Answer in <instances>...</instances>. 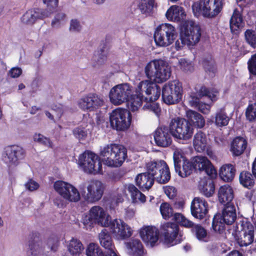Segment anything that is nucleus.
<instances>
[{
    "instance_id": "54",
    "label": "nucleus",
    "mask_w": 256,
    "mask_h": 256,
    "mask_svg": "<svg viewBox=\"0 0 256 256\" xmlns=\"http://www.w3.org/2000/svg\"><path fill=\"white\" fill-rule=\"evenodd\" d=\"M248 68L250 74L256 76V54L252 55L248 60Z\"/></svg>"
},
{
    "instance_id": "10",
    "label": "nucleus",
    "mask_w": 256,
    "mask_h": 256,
    "mask_svg": "<svg viewBox=\"0 0 256 256\" xmlns=\"http://www.w3.org/2000/svg\"><path fill=\"white\" fill-rule=\"evenodd\" d=\"M132 96V87L128 83L118 84L113 87L109 93L110 102L116 106L127 102L130 110V102Z\"/></svg>"
},
{
    "instance_id": "38",
    "label": "nucleus",
    "mask_w": 256,
    "mask_h": 256,
    "mask_svg": "<svg viewBox=\"0 0 256 256\" xmlns=\"http://www.w3.org/2000/svg\"><path fill=\"white\" fill-rule=\"evenodd\" d=\"M67 248L72 256H80L84 249L82 242L79 240L74 238L68 242Z\"/></svg>"
},
{
    "instance_id": "7",
    "label": "nucleus",
    "mask_w": 256,
    "mask_h": 256,
    "mask_svg": "<svg viewBox=\"0 0 256 256\" xmlns=\"http://www.w3.org/2000/svg\"><path fill=\"white\" fill-rule=\"evenodd\" d=\"M182 84L177 80L165 84L162 90V100L168 105L178 104L182 100Z\"/></svg>"
},
{
    "instance_id": "41",
    "label": "nucleus",
    "mask_w": 256,
    "mask_h": 256,
    "mask_svg": "<svg viewBox=\"0 0 256 256\" xmlns=\"http://www.w3.org/2000/svg\"><path fill=\"white\" fill-rule=\"evenodd\" d=\"M155 0H140L138 7L142 14L150 16L152 14Z\"/></svg>"
},
{
    "instance_id": "20",
    "label": "nucleus",
    "mask_w": 256,
    "mask_h": 256,
    "mask_svg": "<svg viewBox=\"0 0 256 256\" xmlns=\"http://www.w3.org/2000/svg\"><path fill=\"white\" fill-rule=\"evenodd\" d=\"M174 162L176 172L182 178H186L195 172L192 159L189 160L182 156L179 158L174 155Z\"/></svg>"
},
{
    "instance_id": "19",
    "label": "nucleus",
    "mask_w": 256,
    "mask_h": 256,
    "mask_svg": "<svg viewBox=\"0 0 256 256\" xmlns=\"http://www.w3.org/2000/svg\"><path fill=\"white\" fill-rule=\"evenodd\" d=\"M196 172H204L211 178L217 176V171L211 162L204 156H196L192 158Z\"/></svg>"
},
{
    "instance_id": "26",
    "label": "nucleus",
    "mask_w": 256,
    "mask_h": 256,
    "mask_svg": "<svg viewBox=\"0 0 256 256\" xmlns=\"http://www.w3.org/2000/svg\"><path fill=\"white\" fill-rule=\"evenodd\" d=\"M217 196L219 202L224 206L234 204L232 202L234 198V190L228 184H226L219 188Z\"/></svg>"
},
{
    "instance_id": "15",
    "label": "nucleus",
    "mask_w": 256,
    "mask_h": 256,
    "mask_svg": "<svg viewBox=\"0 0 256 256\" xmlns=\"http://www.w3.org/2000/svg\"><path fill=\"white\" fill-rule=\"evenodd\" d=\"M54 188L64 199L72 202H77L80 200V194L72 185L62 180L56 181Z\"/></svg>"
},
{
    "instance_id": "40",
    "label": "nucleus",
    "mask_w": 256,
    "mask_h": 256,
    "mask_svg": "<svg viewBox=\"0 0 256 256\" xmlns=\"http://www.w3.org/2000/svg\"><path fill=\"white\" fill-rule=\"evenodd\" d=\"M129 253L132 256H142L144 253L143 246L138 240H132L126 244Z\"/></svg>"
},
{
    "instance_id": "60",
    "label": "nucleus",
    "mask_w": 256,
    "mask_h": 256,
    "mask_svg": "<svg viewBox=\"0 0 256 256\" xmlns=\"http://www.w3.org/2000/svg\"><path fill=\"white\" fill-rule=\"evenodd\" d=\"M43 2L46 4L50 11H52L58 6V0H43Z\"/></svg>"
},
{
    "instance_id": "22",
    "label": "nucleus",
    "mask_w": 256,
    "mask_h": 256,
    "mask_svg": "<svg viewBox=\"0 0 256 256\" xmlns=\"http://www.w3.org/2000/svg\"><path fill=\"white\" fill-rule=\"evenodd\" d=\"M171 135L169 126H162L158 127L154 134L156 145L162 148L170 146L172 142Z\"/></svg>"
},
{
    "instance_id": "30",
    "label": "nucleus",
    "mask_w": 256,
    "mask_h": 256,
    "mask_svg": "<svg viewBox=\"0 0 256 256\" xmlns=\"http://www.w3.org/2000/svg\"><path fill=\"white\" fill-rule=\"evenodd\" d=\"M44 18L43 12L40 9H30L27 10L21 18L23 24L27 25H32L38 20Z\"/></svg>"
},
{
    "instance_id": "47",
    "label": "nucleus",
    "mask_w": 256,
    "mask_h": 256,
    "mask_svg": "<svg viewBox=\"0 0 256 256\" xmlns=\"http://www.w3.org/2000/svg\"><path fill=\"white\" fill-rule=\"evenodd\" d=\"M190 232L198 240H203L207 236L206 230L200 224H196Z\"/></svg>"
},
{
    "instance_id": "11",
    "label": "nucleus",
    "mask_w": 256,
    "mask_h": 256,
    "mask_svg": "<svg viewBox=\"0 0 256 256\" xmlns=\"http://www.w3.org/2000/svg\"><path fill=\"white\" fill-rule=\"evenodd\" d=\"M176 37L175 28L169 24H162L158 26L154 33V38L156 46H167L173 43Z\"/></svg>"
},
{
    "instance_id": "2",
    "label": "nucleus",
    "mask_w": 256,
    "mask_h": 256,
    "mask_svg": "<svg viewBox=\"0 0 256 256\" xmlns=\"http://www.w3.org/2000/svg\"><path fill=\"white\" fill-rule=\"evenodd\" d=\"M201 37V28L194 21H185L180 26V38L175 42L174 48L181 50L186 45L193 46Z\"/></svg>"
},
{
    "instance_id": "32",
    "label": "nucleus",
    "mask_w": 256,
    "mask_h": 256,
    "mask_svg": "<svg viewBox=\"0 0 256 256\" xmlns=\"http://www.w3.org/2000/svg\"><path fill=\"white\" fill-rule=\"evenodd\" d=\"M236 173L235 166L231 164H223L219 170V176L224 182L233 180Z\"/></svg>"
},
{
    "instance_id": "33",
    "label": "nucleus",
    "mask_w": 256,
    "mask_h": 256,
    "mask_svg": "<svg viewBox=\"0 0 256 256\" xmlns=\"http://www.w3.org/2000/svg\"><path fill=\"white\" fill-rule=\"evenodd\" d=\"M244 25L242 16L240 11L236 8L230 20V26L232 32L237 34Z\"/></svg>"
},
{
    "instance_id": "58",
    "label": "nucleus",
    "mask_w": 256,
    "mask_h": 256,
    "mask_svg": "<svg viewBox=\"0 0 256 256\" xmlns=\"http://www.w3.org/2000/svg\"><path fill=\"white\" fill-rule=\"evenodd\" d=\"M82 26L80 22L76 19H72L70 21V30L74 32L80 30Z\"/></svg>"
},
{
    "instance_id": "8",
    "label": "nucleus",
    "mask_w": 256,
    "mask_h": 256,
    "mask_svg": "<svg viewBox=\"0 0 256 256\" xmlns=\"http://www.w3.org/2000/svg\"><path fill=\"white\" fill-rule=\"evenodd\" d=\"M218 94V91L216 88H212L210 89L206 86H202L197 94L191 96L190 103L192 106L197 108L201 112L204 114H208L210 112V106L200 102V98L206 96L210 98L212 101L214 102L216 100Z\"/></svg>"
},
{
    "instance_id": "27",
    "label": "nucleus",
    "mask_w": 256,
    "mask_h": 256,
    "mask_svg": "<svg viewBox=\"0 0 256 256\" xmlns=\"http://www.w3.org/2000/svg\"><path fill=\"white\" fill-rule=\"evenodd\" d=\"M156 180L146 170L138 174L136 178V184L142 191L150 190L153 186Z\"/></svg>"
},
{
    "instance_id": "36",
    "label": "nucleus",
    "mask_w": 256,
    "mask_h": 256,
    "mask_svg": "<svg viewBox=\"0 0 256 256\" xmlns=\"http://www.w3.org/2000/svg\"><path fill=\"white\" fill-rule=\"evenodd\" d=\"M42 242L40 240V234L37 232H32L30 234V240H29V248L30 251L32 256H36L39 254L42 251V248L40 246V244Z\"/></svg>"
},
{
    "instance_id": "6",
    "label": "nucleus",
    "mask_w": 256,
    "mask_h": 256,
    "mask_svg": "<svg viewBox=\"0 0 256 256\" xmlns=\"http://www.w3.org/2000/svg\"><path fill=\"white\" fill-rule=\"evenodd\" d=\"M169 128L172 136L180 140H188L194 134L192 126L184 118H172L169 124Z\"/></svg>"
},
{
    "instance_id": "9",
    "label": "nucleus",
    "mask_w": 256,
    "mask_h": 256,
    "mask_svg": "<svg viewBox=\"0 0 256 256\" xmlns=\"http://www.w3.org/2000/svg\"><path fill=\"white\" fill-rule=\"evenodd\" d=\"M146 170L158 183L164 184L170 179V168L164 160H152L146 164Z\"/></svg>"
},
{
    "instance_id": "43",
    "label": "nucleus",
    "mask_w": 256,
    "mask_h": 256,
    "mask_svg": "<svg viewBox=\"0 0 256 256\" xmlns=\"http://www.w3.org/2000/svg\"><path fill=\"white\" fill-rule=\"evenodd\" d=\"M200 190L206 197L212 196L215 191L214 182L210 180L202 182V184L200 186Z\"/></svg>"
},
{
    "instance_id": "50",
    "label": "nucleus",
    "mask_w": 256,
    "mask_h": 256,
    "mask_svg": "<svg viewBox=\"0 0 256 256\" xmlns=\"http://www.w3.org/2000/svg\"><path fill=\"white\" fill-rule=\"evenodd\" d=\"M246 116L250 122L256 121V102L248 105L246 110Z\"/></svg>"
},
{
    "instance_id": "57",
    "label": "nucleus",
    "mask_w": 256,
    "mask_h": 256,
    "mask_svg": "<svg viewBox=\"0 0 256 256\" xmlns=\"http://www.w3.org/2000/svg\"><path fill=\"white\" fill-rule=\"evenodd\" d=\"M73 134L78 139H83L87 136V132L84 128H76L73 130Z\"/></svg>"
},
{
    "instance_id": "3",
    "label": "nucleus",
    "mask_w": 256,
    "mask_h": 256,
    "mask_svg": "<svg viewBox=\"0 0 256 256\" xmlns=\"http://www.w3.org/2000/svg\"><path fill=\"white\" fill-rule=\"evenodd\" d=\"M100 156L107 166L119 167L127 158V149L121 144H108L100 148Z\"/></svg>"
},
{
    "instance_id": "16",
    "label": "nucleus",
    "mask_w": 256,
    "mask_h": 256,
    "mask_svg": "<svg viewBox=\"0 0 256 256\" xmlns=\"http://www.w3.org/2000/svg\"><path fill=\"white\" fill-rule=\"evenodd\" d=\"M161 232L164 236V242L170 246L180 243L182 239L178 237L179 226L174 222H167L160 226Z\"/></svg>"
},
{
    "instance_id": "29",
    "label": "nucleus",
    "mask_w": 256,
    "mask_h": 256,
    "mask_svg": "<svg viewBox=\"0 0 256 256\" xmlns=\"http://www.w3.org/2000/svg\"><path fill=\"white\" fill-rule=\"evenodd\" d=\"M166 18L172 21L180 22V26L185 21H190L186 20V14L184 9L180 6H171L166 11Z\"/></svg>"
},
{
    "instance_id": "53",
    "label": "nucleus",
    "mask_w": 256,
    "mask_h": 256,
    "mask_svg": "<svg viewBox=\"0 0 256 256\" xmlns=\"http://www.w3.org/2000/svg\"><path fill=\"white\" fill-rule=\"evenodd\" d=\"M47 245L51 250L56 252L59 246V240L57 236L52 235L48 240Z\"/></svg>"
},
{
    "instance_id": "55",
    "label": "nucleus",
    "mask_w": 256,
    "mask_h": 256,
    "mask_svg": "<svg viewBox=\"0 0 256 256\" xmlns=\"http://www.w3.org/2000/svg\"><path fill=\"white\" fill-rule=\"evenodd\" d=\"M82 223L84 228L86 230H90L94 227V224H97L90 214L84 218Z\"/></svg>"
},
{
    "instance_id": "64",
    "label": "nucleus",
    "mask_w": 256,
    "mask_h": 256,
    "mask_svg": "<svg viewBox=\"0 0 256 256\" xmlns=\"http://www.w3.org/2000/svg\"><path fill=\"white\" fill-rule=\"evenodd\" d=\"M134 214L135 212L132 208H127L126 209L125 216L126 218L130 219L134 216Z\"/></svg>"
},
{
    "instance_id": "24",
    "label": "nucleus",
    "mask_w": 256,
    "mask_h": 256,
    "mask_svg": "<svg viewBox=\"0 0 256 256\" xmlns=\"http://www.w3.org/2000/svg\"><path fill=\"white\" fill-rule=\"evenodd\" d=\"M159 230L154 226H146L140 230V235L142 240L147 244L154 246L159 238Z\"/></svg>"
},
{
    "instance_id": "1",
    "label": "nucleus",
    "mask_w": 256,
    "mask_h": 256,
    "mask_svg": "<svg viewBox=\"0 0 256 256\" xmlns=\"http://www.w3.org/2000/svg\"><path fill=\"white\" fill-rule=\"evenodd\" d=\"M144 74L148 80L141 81L135 88L130 102V110L132 112L138 110L143 102L156 100L160 98L161 88L156 84L166 82L171 72L165 61L158 59L146 64Z\"/></svg>"
},
{
    "instance_id": "21",
    "label": "nucleus",
    "mask_w": 256,
    "mask_h": 256,
    "mask_svg": "<svg viewBox=\"0 0 256 256\" xmlns=\"http://www.w3.org/2000/svg\"><path fill=\"white\" fill-rule=\"evenodd\" d=\"M104 104V100L96 94H89L82 98L79 102L80 108L89 112L94 111Z\"/></svg>"
},
{
    "instance_id": "62",
    "label": "nucleus",
    "mask_w": 256,
    "mask_h": 256,
    "mask_svg": "<svg viewBox=\"0 0 256 256\" xmlns=\"http://www.w3.org/2000/svg\"><path fill=\"white\" fill-rule=\"evenodd\" d=\"M66 16V14L64 13L57 14L52 22V26L54 27L57 24H60V20H64Z\"/></svg>"
},
{
    "instance_id": "56",
    "label": "nucleus",
    "mask_w": 256,
    "mask_h": 256,
    "mask_svg": "<svg viewBox=\"0 0 256 256\" xmlns=\"http://www.w3.org/2000/svg\"><path fill=\"white\" fill-rule=\"evenodd\" d=\"M164 192L167 196L171 200H174L177 196V190L172 186H167L164 187Z\"/></svg>"
},
{
    "instance_id": "39",
    "label": "nucleus",
    "mask_w": 256,
    "mask_h": 256,
    "mask_svg": "<svg viewBox=\"0 0 256 256\" xmlns=\"http://www.w3.org/2000/svg\"><path fill=\"white\" fill-rule=\"evenodd\" d=\"M202 64L206 72L210 76H215L217 72V66L212 56L204 58Z\"/></svg>"
},
{
    "instance_id": "25",
    "label": "nucleus",
    "mask_w": 256,
    "mask_h": 256,
    "mask_svg": "<svg viewBox=\"0 0 256 256\" xmlns=\"http://www.w3.org/2000/svg\"><path fill=\"white\" fill-rule=\"evenodd\" d=\"M190 209L193 216L202 220L208 212V203L202 198H194L192 201Z\"/></svg>"
},
{
    "instance_id": "31",
    "label": "nucleus",
    "mask_w": 256,
    "mask_h": 256,
    "mask_svg": "<svg viewBox=\"0 0 256 256\" xmlns=\"http://www.w3.org/2000/svg\"><path fill=\"white\" fill-rule=\"evenodd\" d=\"M247 140L242 136H236L232 141L230 150L234 156L242 154L247 147Z\"/></svg>"
},
{
    "instance_id": "4",
    "label": "nucleus",
    "mask_w": 256,
    "mask_h": 256,
    "mask_svg": "<svg viewBox=\"0 0 256 256\" xmlns=\"http://www.w3.org/2000/svg\"><path fill=\"white\" fill-rule=\"evenodd\" d=\"M224 4L223 0H200L194 3L192 9L194 16L214 18L222 10Z\"/></svg>"
},
{
    "instance_id": "51",
    "label": "nucleus",
    "mask_w": 256,
    "mask_h": 256,
    "mask_svg": "<svg viewBox=\"0 0 256 256\" xmlns=\"http://www.w3.org/2000/svg\"><path fill=\"white\" fill-rule=\"evenodd\" d=\"M246 42L253 48H256V33L252 30H247L244 32Z\"/></svg>"
},
{
    "instance_id": "28",
    "label": "nucleus",
    "mask_w": 256,
    "mask_h": 256,
    "mask_svg": "<svg viewBox=\"0 0 256 256\" xmlns=\"http://www.w3.org/2000/svg\"><path fill=\"white\" fill-rule=\"evenodd\" d=\"M89 213L98 224L104 227H108L109 226L110 216H106L105 211L100 206H92L90 209Z\"/></svg>"
},
{
    "instance_id": "63",
    "label": "nucleus",
    "mask_w": 256,
    "mask_h": 256,
    "mask_svg": "<svg viewBox=\"0 0 256 256\" xmlns=\"http://www.w3.org/2000/svg\"><path fill=\"white\" fill-rule=\"evenodd\" d=\"M195 224H194L192 221L188 220L184 216L182 220H181L180 224L181 226H184L186 228H190V230L192 228L193 226H194Z\"/></svg>"
},
{
    "instance_id": "14",
    "label": "nucleus",
    "mask_w": 256,
    "mask_h": 256,
    "mask_svg": "<svg viewBox=\"0 0 256 256\" xmlns=\"http://www.w3.org/2000/svg\"><path fill=\"white\" fill-rule=\"evenodd\" d=\"M26 156V150L18 145H10L4 148L3 160L10 166H18Z\"/></svg>"
},
{
    "instance_id": "18",
    "label": "nucleus",
    "mask_w": 256,
    "mask_h": 256,
    "mask_svg": "<svg viewBox=\"0 0 256 256\" xmlns=\"http://www.w3.org/2000/svg\"><path fill=\"white\" fill-rule=\"evenodd\" d=\"M108 226L118 240H126L132 235V230L130 227L121 220L115 219L110 222Z\"/></svg>"
},
{
    "instance_id": "17",
    "label": "nucleus",
    "mask_w": 256,
    "mask_h": 256,
    "mask_svg": "<svg viewBox=\"0 0 256 256\" xmlns=\"http://www.w3.org/2000/svg\"><path fill=\"white\" fill-rule=\"evenodd\" d=\"M87 191L82 192L85 201L89 203H94L98 201L102 198L104 191L102 182L99 180L90 182L87 186Z\"/></svg>"
},
{
    "instance_id": "13",
    "label": "nucleus",
    "mask_w": 256,
    "mask_h": 256,
    "mask_svg": "<svg viewBox=\"0 0 256 256\" xmlns=\"http://www.w3.org/2000/svg\"><path fill=\"white\" fill-rule=\"evenodd\" d=\"M110 122L112 129L118 131H124L130 125L131 114L126 109L117 108L110 113Z\"/></svg>"
},
{
    "instance_id": "23",
    "label": "nucleus",
    "mask_w": 256,
    "mask_h": 256,
    "mask_svg": "<svg viewBox=\"0 0 256 256\" xmlns=\"http://www.w3.org/2000/svg\"><path fill=\"white\" fill-rule=\"evenodd\" d=\"M242 234L237 240L240 246H246L252 244L254 240V228L250 222H242L241 224Z\"/></svg>"
},
{
    "instance_id": "12",
    "label": "nucleus",
    "mask_w": 256,
    "mask_h": 256,
    "mask_svg": "<svg viewBox=\"0 0 256 256\" xmlns=\"http://www.w3.org/2000/svg\"><path fill=\"white\" fill-rule=\"evenodd\" d=\"M78 164L84 171L88 174H101L102 172L99 156L88 150H86L80 155Z\"/></svg>"
},
{
    "instance_id": "5",
    "label": "nucleus",
    "mask_w": 256,
    "mask_h": 256,
    "mask_svg": "<svg viewBox=\"0 0 256 256\" xmlns=\"http://www.w3.org/2000/svg\"><path fill=\"white\" fill-rule=\"evenodd\" d=\"M236 212L234 204L224 206L221 213L215 214L212 222L213 230L222 234L226 230V226H231L236 220Z\"/></svg>"
},
{
    "instance_id": "49",
    "label": "nucleus",
    "mask_w": 256,
    "mask_h": 256,
    "mask_svg": "<svg viewBox=\"0 0 256 256\" xmlns=\"http://www.w3.org/2000/svg\"><path fill=\"white\" fill-rule=\"evenodd\" d=\"M156 101H145L146 104L144 106L143 109L149 110L158 115L161 112V108L159 104L155 102Z\"/></svg>"
},
{
    "instance_id": "52",
    "label": "nucleus",
    "mask_w": 256,
    "mask_h": 256,
    "mask_svg": "<svg viewBox=\"0 0 256 256\" xmlns=\"http://www.w3.org/2000/svg\"><path fill=\"white\" fill-rule=\"evenodd\" d=\"M34 140L35 142H36L44 146L49 148L52 147V142L50 140L40 134H35L34 136Z\"/></svg>"
},
{
    "instance_id": "61",
    "label": "nucleus",
    "mask_w": 256,
    "mask_h": 256,
    "mask_svg": "<svg viewBox=\"0 0 256 256\" xmlns=\"http://www.w3.org/2000/svg\"><path fill=\"white\" fill-rule=\"evenodd\" d=\"M22 74V70L20 68L18 67H15L12 68L9 72L8 74L10 77L12 78H18Z\"/></svg>"
},
{
    "instance_id": "59",
    "label": "nucleus",
    "mask_w": 256,
    "mask_h": 256,
    "mask_svg": "<svg viewBox=\"0 0 256 256\" xmlns=\"http://www.w3.org/2000/svg\"><path fill=\"white\" fill-rule=\"evenodd\" d=\"M26 188L30 191H34L38 188L40 186L39 184L33 180L32 179H30L25 184Z\"/></svg>"
},
{
    "instance_id": "46",
    "label": "nucleus",
    "mask_w": 256,
    "mask_h": 256,
    "mask_svg": "<svg viewBox=\"0 0 256 256\" xmlns=\"http://www.w3.org/2000/svg\"><path fill=\"white\" fill-rule=\"evenodd\" d=\"M86 256H104V252L98 244L90 243L86 249Z\"/></svg>"
},
{
    "instance_id": "42",
    "label": "nucleus",
    "mask_w": 256,
    "mask_h": 256,
    "mask_svg": "<svg viewBox=\"0 0 256 256\" xmlns=\"http://www.w3.org/2000/svg\"><path fill=\"white\" fill-rule=\"evenodd\" d=\"M250 172L248 171L242 172L239 176L240 184L244 188L250 189L254 185V180Z\"/></svg>"
},
{
    "instance_id": "44",
    "label": "nucleus",
    "mask_w": 256,
    "mask_h": 256,
    "mask_svg": "<svg viewBox=\"0 0 256 256\" xmlns=\"http://www.w3.org/2000/svg\"><path fill=\"white\" fill-rule=\"evenodd\" d=\"M128 190L130 194L133 202H137L140 201L141 202H144L146 201V196L142 193L140 190L133 184H130Z\"/></svg>"
},
{
    "instance_id": "48",
    "label": "nucleus",
    "mask_w": 256,
    "mask_h": 256,
    "mask_svg": "<svg viewBox=\"0 0 256 256\" xmlns=\"http://www.w3.org/2000/svg\"><path fill=\"white\" fill-rule=\"evenodd\" d=\"M160 212L162 218L165 220H168L173 216V209L170 206L166 203L163 202L160 206Z\"/></svg>"
},
{
    "instance_id": "35",
    "label": "nucleus",
    "mask_w": 256,
    "mask_h": 256,
    "mask_svg": "<svg viewBox=\"0 0 256 256\" xmlns=\"http://www.w3.org/2000/svg\"><path fill=\"white\" fill-rule=\"evenodd\" d=\"M187 120L193 127L202 128L205 126L206 122L204 116L200 113L189 110L186 112Z\"/></svg>"
},
{
    "instance_id": "37",
    "label": "nucleus",
    "mask_w": 256,
    "mask_h": 256,
    "mask_svg": "<svg viewBox=\"0 0 256 256\" xmlns=\"http://www.w3.org/2000/svg\"><path fill=\"white\" fill-rule=\"evenodd\" d=\"M100 245L108 250L116 249L112 236L106 228L103 229L99 234Z\"/></svg>"
},
{
    "instance_id": "34",
    "label": "nucleus",
    "mask_w": 256,
    "mask_h": 256,
    "mask_svg": "<svg viewBox=\"0 0 256 256\" xmlns=\"http://www.w3.org/2000/svg\"><path fill=\"white\" fill-rule=\"evenodd\" d=\"M193 144L198 152L204 151L208 146V139L206 134L202 130L198 131L194 135Z\"/></svg>"
},
{
    "instance_id": "45",
    "label": "nucleus",
    "mask_w": 256,
    "mask_h": 256,
    "mask_svg": "<svg viewBox=\"0 0 256 256\" xmlns=\"http://www.w3.org/2000/svg\"><path fill=\"white\" fill-rule=\"evenodd\" d=\"M230 118L226 114L222 111L218 112L215 116L214 123L219 127L226 126L228 124Z\"/></svg>"
}]
</instances>
